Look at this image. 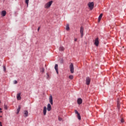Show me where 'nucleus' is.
<instances>
[{"instance_id": "nucleus-35", "label": "nucleus", "mask_w": 126, "mask_h": 126, "mask_svg": "<svg viewBox=\"0 0 126 126\" xmlns=\"http://www.w3.org/2000/svg\"><path fill=\"white\" fill-rule=\"evenodd\" d=\"M0 111H1V108H0Z\"/></svg>"}, {"instance_id": "nucleus-6", "label": "nucleus", "mask_w": 126, "mask_h": 126, "mask_svg": "<svg viewBox=\"0 0 126 126\" xmlns=\"http://www.w3.org/2000/svg\"><path fill=\"white\" fill-rule=\"evenodd\" d=\"M90 82H91V79L89 77H87L86 79V84L87 85H90Z\"/></svg>"}, {"instance_id": "nucleus-29", "label": "nucleus", "mask_w": 126, "mask_h": 126, "mask_svg": "<svg viewBox=\"0 0 126 126\" xmlns=\"http://www.w3.org/2000/svg\"><path fill=\"white\" fill-rule=\"evenodd\" d=\"M77 103L79 105V98H78L77 99Z\"/></svg>"}, {"instance_id": "nucleus-34", "label": "nucleus", "mask_w": 126, "mask_h": 126, "mask_svg": "<svg viewBox=\"0 0 126 126\" xmlns=\"http://www.w3.org/2000/svg\"><path fill=\"white\" fill-rule=\"evenodd\" d=\"M0 113H2V111H0Z\"/></svg>"}, {"instance_id": "nucleus-5", "label": "nucleus", "mask_w": 126, "mask_h": 126, "mask_svg": "<svg viewBox=\"0 0 126 126\" xmlns=\"http://www.w3.org/2000/svg\"><path fill=\"white\" fill-rule=\"evenodd\" d=\"M69 68L71 73H73V72H74V67L73 66V63H71L69 66Z\"/></svg>"}, {"instance_id": "nucleus-24", "label": "nucleus", "mask_w": 126, "mask_h": 126, "mask_svg": "<svg viewBox=\"0 0 126 126\" xmlns=\"http://www.w3.org/2000/svg\"><path fill=\"white\" fill-rule=\"evenodd\" d=\"M4 109L5 110H7V105H4Z\"/></svg>"}, {"instance_id": "nucleus-23", "label": "nucleus", "mask_w": 126, "mask_h": 126, "mask_svg": "<svg viewBox=\"0 0 126 126\" xmlns=\"http://www.w3.org/2000/svg\"><path fill=\"white\" fill-rule=\"evenodd\" d=\"M69 79H73V75H70L69 76Z\"/></svg>"}, {"instance_id": "nucleus-27", "label": "nucleus", "mask_w": 126, "mask_h": 126, "mask_svg": "<svg viewBox=\"0 0 126 126\" xmlns=\"http://www.w3.org/2000/svg\"><path fill=\"white\" fill-rule=\"evenodd\" d=\"M3 71H4V72H5V71H6V68H5V66H3Z\"/></svg>"}, {"instance_id": "nucleus-33", "label": "nucleus", "mask_w": 126, "mask_h": 126, "mask_svg": "<svg viewBox=\"0 0 126 126\" xmlns=\"http://www.w3.org/2000/svg\"><path fill=\"white\" fill-rule=\"evenodd\" d=\"M79 120H81V117L80 116V115H79Z\"/></svg>"}, {"instance_id": "nucleus-14", "label": "nucleus", "mask_w": 126, "mask_h": 126, "mask_svg": "<svg viewBox=\"0 0 126 126\" xmlns=\"http://www.w3.org/2000/svg\"><path fill=\"white\" fill-rule=\"evenodd\" d=\"M21 94L19 93L17 94V100H21V96H20Z\"/></svg>"}, {"instance_id": "nucleus-15", "label": "nucleus", "mask_w": 126, "mask_h": 126, "mask_svg": "<svg viewBox=\"0 0 126 126\" xmlns=\"http://www.w3.org/2000/svg\"><path fill=\"white\" fill-rule=\"evenodd\" d=\"M21 106L20 105H19L18 107V109H17V114H19V112H20V109H21Z\"/></svg>"}, {"instance_id": "nucleus-31", "label": "nucleus", "mask_w": 126, "mask_h": 126, "mask_svg": "<svg viewBox=\"0 0 126 126\" xmlns=\"http://www.w3.org/2000/svg\"><path fill=\"white\" fill-rule=\"evenodd\" d=\"M74 41H75V42H76V41H77V39L75 38V39H74Z\"/></svg>"}, {"instance_id": "nucleus-4", "label": "nucleus", "mask_w": 126, "mask_h": 126, "mask_svg": "<svg viewBox=\"0 0 126 126\" xmlns=\"http://www.w3.org/2000/svg\"><path fill=\"white\" fill-rule=\"evenodd\" d=\"M53 3V1H50L47 2L44 6L45 8H49L52 5Z\"/></svg>"}, {"instance_id": "nucleus-7", "label": "nucleus", "mask_w": 126, "mask_h": 126, "mask_svg": "<svg viewBox=\"0 0 126 126\" xmlns=\"http://www.w3.org/2000/svg\"><path fill=\"white\" fill-rule=\"evenodd\" d=\"M94 45L96 47L99 46V37H96L94 40Z\"/></svg>"}, {"instance_id": "nucleus-18", "label": "nucleus", "mask_w": 126, "mask_h": 126, "mask_svg": "<svg viewBox=\"0 0 126 126\" xmlns=\"http://www.w3.org/2000/svg\"><path fill=\"white\" fill-rule=\"evenodd\" d=\"M59 51H64V48L63 46H61L59 48Z\"/></svg>"}, {"instance_id": "nucleus-19", "label": "nucleus", "mask_w": 126, "mask_h": 126, "mask_svg": "<svg viewBox=\"0 0 126 126\" xmlns=\"http://www.w3.org/2000/svg\"><path fill=\"white\" fill-rule=\"evenodd\" d=\"M25 2L27 4V7H28V4L29 3V0H25Z\"/></svg>"}, {"instance_id": "nucleus-32", "label": "nucleus", "mask_w": 126, "mask_h": 126, "mask_svg": "<svg viewBox=\"0 0 126 126\" xmlns=\"http://www.w3.org/2000/svg\"><path fill=\"white\" fill-rule=\"evenodd\" d=\"M0 126H2V125L1 124V122H0Z\"/></svg>"}, {"instance_id": "nucleus-30", "label": "nucleus", "mask_w": 126, "mask_h": 126, "mask_svg": "<svg viewBox=\"0 0 126 126\" xmlns=\"http://www.w3.org/2000/svg\"><path fill=\"white\" fill-rule=\"evenodd\" d=\"M40 30V27H38V29H37V31L39 32V31Z\"/></svg>"}, {"instance_id": "nucleus-11", "label": "nucleus", "mask_w": 126, "mask_h": 126, "mask_svg": "<svg viewBox=\"0 0 126 126\" xmlns=\"http://www.w3.org/2000/svg\"><path fill=\"white\" fill-rule=\"evenodd\" d=\"M46 114H47V107L44 106L43 108V115L46 116Z\"/></svg>"}, {"instance_id": "nucleus-16", "label": "nucleus", "mask_w": 126, "mask_h": 126, "mask_svg": "<svg viewBox=\"0 0 126 126\" xmlns=\"http://www.w3.org/2000/svg\"><path fill=\"white\" fill-rule=\"evenodd\" d=\"M75 113L77 115V118L79 120V113L77 110H75Z\"/></svg>"}, {"instance_id": "nucleus-2", "label": "nucleus", "mask_w": 126, "mask_h": 126, "mask_svg": "<svg viewBox=\"0 0 126 126\" xmlns=\"http://www.w3.org/2000/svg\"><path fill=\"white\" fill-rule=\"evenodd\" d=\"M88 5L91 10H92V9H93V8H94V2H89Z\"/></svg>"}, {"instance_id": "nucleus-25", "label": "nucleus", "mask_w": 126, "mask_h": 126, "mask_svg": "<svg viewBox=\"0 0 126 126\" xmlns=\"http://www.w3.org/2000/svg\"><path fill=\"white\" fill-rule=\"evenodd\" d=\"M121 123H125V120H124V118H122L121 120Z\"/></svg>"}, {"instance_id": "nucleus-10", "label": "nucleus", "mask_w": 126, "mask_h": 126, "mask_svg": "<svg viewBox=\"0 0 126 126\" xmlns=\"http://www.w3.org/2000/svg\"><path fill=\"white\" fill-rule=\"evenodd\" d=\"M49 102L50 103V104L51 105H53V96L50 95L49 96Z\"/></svg>"}, {"instance_id": "nucleus-26", "label": "nucleus", "mask_w": 126, "mask_h": 126, "mask_svg": "<svg viewBox=\"0 0 126 126\" xmlns=\"http://www.w3.org/2000/svg\"><path fill=\"white\" fill-rule=\"evenodd\" d=\"M58 120L59 121H60V122H61V121H62L63 120V119L60 117H58Z\"/></svg>"}, {"instance_id": "nucleus-28", "label": "nucleus", "mask_w": 126, "mask_h": 126, "mask_svg": "<svg viewBox=\"0 0 126 126\" xmlns=\"http://www.w3.org/2000/svg\"><path fill=\"white\" fill-rule=\"evenodd\" d=\"M14 84H17V81L15 80V81H14Z\"/></svg>"}, {"instance_id": "nucleus-8", "label": "nucleus", "mask_w": 126, "mask_h": 126, "mask_svg": "<svg viewBox=\"0 0 126 126\" xmlns=\"http://www.w3.org/2000/svg\"><path fill=\"white\" fill-rule=\"evenodd\" d=\"M55 69L57 74H59V67H58V64H55Z\"/></svg>"}, {"instance_id": "nucleus-17", "label": "nucleus", "mask_w": 126, "mask_h": 126, "mask_svg": "<svg viewBox=\"0 0 126 126\" xmlns=\"http://www.w3.org/2000/svg\"><path fill=\"white\" fill-rule=\"evenodd\" d=\"M24 117H28V111L25 110L24 111Z\"/></svg>"}, {"instance_id": "nucleus-3", "label": "nucleus", "mask_w": 126, "mask_h": 126, "mask_svg": "<svg viewBox=\"0 0 126 126\" xmlns=\"http://www.w3.org/2000/svg\"><path fill=\"white\" fill-rule=\"evenodd\" d=\"M83 32H84V27H83V26H82L80 28V33L81 34V38H83V35H84Z\"/></svg>"}, {"instance_id": "nucleus-9", "label": "nucleus", "mask_w": 126, "mask_h": 126, "mask_svg": "<svg viewBox=\"0 0 126 126\" xmlns=\"http://www.w3.org/2000/svg\"><path fill=\"white\" fill-rule=\"evenodd\" d=\"M47 110L49 112L52 110V106H51V104L50 103H48L47 105Z\"/></svg>"}, {"instance_id": "nucleus-13", "label": "nucleus", "mask_w": 126, "mask_h": 126, "mask_svg": "<svg viewBox=\"0 0 126 126\" xmlns=\"http://www.w3.org/2000/svg\"><path fill=\"white\" fill-rule=\"evenodd\" d=\"M103 17V14L101 13L98 17V22H100L101 21V19H102V17Z\"/></svg>"}, {"instance_id": "nucleus-36", "label": "nucleus", "mask_w": 126, "mask_h": 126, "mask_svg": "<svg viewBox=\"0 0 126 126\" xmlns=\"http://www.w3.org/2000/svg\"><path fill=\"white\" fill-rule=\"evenodd\" d=\"M0 118H1L2 116H0Z\"/></svg>"}, {"instance_id": "nucleus-22", "label": "nucleus", "mask_w": 126, "mask_h": 126, "mask_svg": "<svg viewBox=\"0 0 126 126\" xmlns=\"http://www.w3.org/2000/svg\"><path fill=\"white\" fill-rule=\"evenodd\" d=\"M66 30H67V31H68V30H69V26H68V25H67L66 26Z\"/></svg>"}, {"instance_id": "nucleus-20", "label": "nucleus", "mask_w": 126, "mask_h": 126, "mask_svg": "<svg viewBox=\"0 0 126 126\" xmlns=\"http://www.w3.org/2000/svg\"><path fill=\"white\" fill-rule=\"evenodd\" d=\"M45 71V69L43 67L40 68V72H42V73Z\"/></svg>"}, {"instance_id": "nucleus-21", "label": "nucleus", "mask_w": 126, "mask_h": 126, "mask_svg": "<svg viewBox=\"0 0 126 126\" xmlns=\"http://www.w3.org/2000/svg\"><path fill=\"white\" fill-rule=\"evenodd\" d=\"M82 99H81V98H79V105L82 104Z\"/></svg>"}, {"instance_id": "nucleus-1", "label": "nucleus", "mask_w": 126, "mask_h": 126, "mask_svg": "<svg viewBox=\"0 0 126 126\" xmlns=\"http://www.w3.org/2000/svg\"><path fill=\"white\" fill-rule=\"evenodd\" d=\"M121 104H122V102H121V98L118 97L117 100V107L118 110H120L121 108Z\"/></svg>"}, {"instance_id": "nucleus-37", "label": "nucleus", "mask_w": 126, "mask_h": 126, "mask_svg": "<svg viewBox=\"0 0 126 126\" xmlns=\"http://www.w3.org/2000/svg\"><path fill=\"white\" fill-rule=\"evenodd\" d=\"M123 48H125V47L123 46Z\"/></svg>"}, {"instance_id": "nucleus-12", "label": "nucleus", "mask_w": 126, "mask_h": 126, "mask_svg": "<svg viewBox=\"0 0 126 126\" xmlns=\"http://www.w3.org/2000/svg\"><path fill=\"white\" fill-rule=\"evenodd\" d=\"M1 15L3 17L5 16L6 15V11L5 10H3L1 12Z\"/></svg>"}]
</instances>
